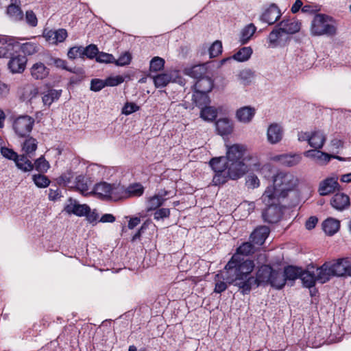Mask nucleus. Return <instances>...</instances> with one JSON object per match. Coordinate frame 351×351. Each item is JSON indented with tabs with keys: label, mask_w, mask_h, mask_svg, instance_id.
<instances>
[{
	"label": "nucleus",
	"mask_w": 351,
	"mask_h": 351,
	"mask_svg": "<svg viewBox=\"0 0 351 351\" xmlns=\"http://www.w3.org/2000/svg\"><path fill=\"white\" fill-rule=\"evenodd\" d=\"M209 164L215 173L212 181L215 186L223 184L229 179L237 180L247 171L243 161H227L224 156L213 158Z\"/></svg>",
	"instance_id": "obj_2"
},
{
	"label": "nucleus",
	"mask_w": 351,
	"mask_h": 351,
	"mask_svg": "<svg viewBox=\"0 0 351 351\" xmlns=\"http://www.w3.org/2000/svg\"><path fill=\"white\" fill-rule=\"evenodd\" d=\"M256 30V27L253 23L245 26L241 32L240 42L241 44L247 43L254 34Z\"/></svg>",
	"instance_id": "obj_38"
},
{
	"label": "nucleus",
	"mask_w": 351,
	"mask_h": 351,
	"mask_svg": "<svg viewBox=\"0 0 351 351\" xmlns=\"http://www.w3.org/2000/svg\"><path fill=\"white\" fill-rule=\"evenodd\" d=\"M53 36L56 45L59 43L63 42L67 37V32L64 29H58L53 30Z\"/></svg>",
	"instance_id": "obj_63"
},
{
	"label": "nucleus",
	"mask_w": 351,
	"mask_h": 351,
	"mask_svg": "<svg viewBox=\"0 0 351 351\" xmlns=\"http://www.w3.org/2000/svg\"><path fill=\"white\" fill-rule=\"evenodd\" d=\"M37 149V141L35 138L30 137L25 141L22 146V150L25 155L31 157Z\"/></svg>",
	"instance_id": "obj_40"
},
{
	"label": "nucleus",
	"mask_w": 351,
	"mask_h": 351,
	"mask_svg": "<svg viewBox=\"0 0 351 351\" xmlns=\"http://www.w3.org/2000/svg\"><path fill=\"white\" fill-rule=\"evenodd\" d=\"M111 184L107 182H100L94 187L95 194L101 199L109 200Z\"/></svg>",
	"instance_id": "obj_30"
},
{
	"label": "nucleus",
	"mask_w": 351,
	"mask_h": 351,
	"mask_svg": "<svg viewBox=\"0 0 351 351\" xmlns=\"http://www.w3.org/2000/svg\"><path fill=\"white\" fill-rule=\"evenodd\" d=\"M261 285H270L272 287L281 289L285 285L282 272L275 270L267 265L261 266L256 273V276H253L252 287H258Z\"/></svg>",
	"instance_id": "obj_4"
},
{
	"label": "nucleus",
	"mask_w": 351,
	"mask_h": 351,
	"mask_svg": "<svg viewBox=\"0 0 351 351\" xmlns=\"http://www.w3.org/2000/svg\"><path fill=\"white\" fill-rule=\"evenodd\" d=\"M339 221L333 218H328L322 223L324 232L329 236L335 234L339 230Z\"/></svg>",
	"instance_id": "obj_31"
},
{
	"label": "nucleus",
	"mask_w": 351,
	"mask_h": 351,
	"mask_svg": "<svg viewBox=\"0 0 351 351\" xmlns=\"http://www.w3.org/2000/svg\"><path fill=\"white\" fill-rule=\"evenodd\" d=\"M237 77L241 84L247 86L252 83L254 77V72L250 69H245L239 73Z\"/></svg>",
	"instance_id": "obj_39"
},
{
	"label": "nucleus",
	"mask_w": 351,
	"mask_h": 351,
	"mask_svg": "<svg viewBox=\"0 0 351 351\" xmlns=\"http://www.w3.org/2000/svg\"><path fill=\"white\" fill-rule=\"evenodd\" d=\"M73 178V173L71 171H67L62 173L58 178V182L59 184H63L64 186H69L71 183V180Z\"/></svg>",
	"instance_id": "obj_57"
},
{
	"label": "nucleus",
	"mask_w": 351,
	"mask_h": 351,
	"mask_svg": "<svg viewBox=\"0 0 351 351\" xmlns=\"http://www.w3.org/2000/svg\"><path fill=\"white\" fill-rule=\"evenodd\" d=\"M165 66V60L158 56H156L152 59L149 64V71L158 72L163 69Z\"/></svg>",
	"instance_id": "obj_50"
},
{
	"label": "nucleus",
	"mask_w": 351,
	"mask_h": 351,
	"mask_svg": "<svg viewBox=\"0 0 351 351\" xmlns=\"http://www.w3.org/2000/svg\"><path fill=\"white\" fill-rule=\"evenodd\" d=\"M217 115V111L214 107L206 106L200 112V117L205 121H212Z\"/></svg>",
	"instance_id": "obj_44"
},
{
	"label": "nucleus",
	"mask_w": 351,
	"mask_h": 351,
	"mask_svg": "<svg viewBox=\"0 0 351 351\" xmlns=\"http://www.w3.org/2000/svg\"><path fill=\"white\" fill-rule=\"evenodd\" d=\"M14 162L18 169L24 172L30 171L34 169V165L25 154L19 156Z\"/></svg>",
	"instance_id": "obj_35"
},
{
	"label": "nucleus",
	"mask_w": 351,
	"mask_h": 351,
	"mask_svg": "<svg viewBox=\"0 0 351 351\" xmlns=\"http://www.w3.org/2000/svg\"><path fill=\"white\" fill-rule=\"evenodd\" d=\"M256 251L255 244L250 240L248 242L242 243L237 247L234 254H238L239 258H243L241 256H249Z\"/></svg>",
	"instance_id": "obj_34"
},
{
	"label": "nucleus",
	"mask_w": 351,
	"mask_h": 351,
	"mask_svg": "<svg viewBox=\"0 0 351 351\" xmlns=\"http://www.w3.org/2000/svg\"><path fill=\"white\" fill-rule=\"evenodd\" d=\"M322 149H313L305 151L304 156L315 161L319 165H326L331 158H336L340 161L343 158L339 156H335L321 151Z\"/></svg>",
	"instance_id": "obj_11"
},
{
	"label": "nucleus",
	"mask_w": 351,
	"mask_h": 351,
	"mask_svg": "<svg viewBox=\"0 0 351 351\" xmlns=\"http://www.w3.org/2000/svg\"><path fill=\"white\" fill-rule=\"evenodd\" d=\"M166 199L160 198L156 194L148 198L147 202V211L154 210L160 207Z\"/></svg>",
	"instance_id": "obj_48"
},
{
	"label": "nucleus",
	"mask_w": 351,
	"mask_h": 351,
	"mask_svg": "<svg viewBox=\"0 0 351 351\" xmlns=\"http://www.w3.org/2000/svg\"><path fill=\"white\" fill-rule=\"evenodd\" d=\"M64 210L69 215L84 217L90 210L87 204H80L75 199L69 198L64 206Z\"/></svg>",
	"instance_id": "obj_13"
},
{
	"label": "nucleus",
	"mask_w": 351,
	"mask_h": 351,
	"mask_svg": "<svg viewBox=\"0 0 351 351\" xmlns=\"http://www.w3.org/2000/svg\"><path fill=\"white\" fill-rule=\"evenodd\" d=\"M350 261L348 258H339L333 262H326L320 266L319 280L322 284L328 282L332 277L348 276Z\"/></svg>",
	"instance_id": "obj_5"
},
{
	"label": "nucleus",
	"mask_w": 351,
	"mask_h": 351,
	"mask_svg": "<svg viewBox=\"0 0 351 351\" xmlns=\"http://www.w3.org/2000/svg\"><path fill=\"white\" fill-rule=\"evenodd\" d=\"M151 77V75H149ZM156 88H163L171 82V77L167 73H161L155 76H152Z\"/></svg>",
	"instance_id": "obj_42"
},
{
	"label": "nucleus",
	"mask_w": 351,
	"mask_h": 351,
	"mask_svg": "<svg viewBox=\"0 0 351 351\" xmlns=\"http://www.w3.org/2000/svg\"><path fill=\"white\" fill-rule=\"evenodd\" d=\"M109 200L118 201L126 197V191L123 186L117 184H111Z\"/></svg>",
	"instance_id": "obj_37"
},
{
	"label": "nucleus",
	"mask_w": 351,
	"mask_h": 351,
	"mask_svg": "<svg viewBox=\"0 0 351 351\" xmlns=\"http://www.w3.org/2000/svg\"><path fill=\"white\" fill-rule=\"evenodd\" d=\"M227 273L224 270L223 271H220L215 276V286L214 289V292L217 293H221L226 291L228 288V284L226 281Z\"/></svg>",
	"instance_id": "obj_28"
},
{
	"label": "nucleus",
	"mask_w": 351,
	"mask_h": 351,
	"mask_svg": "<svg viewBox=\"0 0 351 351\" xmlns=\"http://www.w3.org/2000/svg\"><path fill=\"white\" fill-rule=\"evenodd\" d=\"M280 16L281 12L278 7L275 3H272L264 11L260 19L269 25H272L280 19Z\"/></svg>",
	"instance_id": "obj_18"
},
{
	"label": "nucleus",
	"mask_w": 351,
	"mask_h": 351,
	"mask_svg": "<svg viewBox=\"0 0 351 351\" xmlns=\"http://www.w3.org/2000/svg\"><path fill=\"white\" fill-rule=\"evenodd\" d=\"M1 153L4 158L13 161H15L19 156L13 149L5 147H1Z\"/></svg>",
	"instance_id": "obj_58"
},
{
	"label": "nucleus",
	"mask_w": 351,
	"mask_h": 351,
	"mask_svg": "<svg viewBox=\"0 0 351 351\" xmlns=\"http://www.w3.org/2000/svg\"><path fill=\"white\" fill-rule=\"evenodd\" d=\"M320 274V267H315L314 265H308L306 269H302L300 280L303 286L310 289L315 285L316 282L322 284V282L319 280Z\"/></svg>",
	"instance_id": "obj_10"
},
{
	"label": "nucleus",
	"mask_w": 351,
	"mask_h": 351,
	"mask_svg": "<svg viewBox=\"0 0 351 351\" xmlns=\"http://www.w3.org/2000/svg\"><path fill=\"white\" fill-rule=\"evenodd\" d=\"M273 184L268 186L265 191L264 199L267 202L273 198L275 201L286 199L289 193L296 190L300 180L293 173L279 171L272 178Z\"/></svg>",
	"instance_id": "obj_3"
},
{
	"label": "nucleus",
	"mask_w": 351,
	"mask_h": 351,
	"mask_svg": "<svg viewBox=\"0 0 351 351\" xmlns=\"http://www.w3.org/2000/svg\"><path fill=\"white\" fill-rule=\"evenodd\" d=\"M126 197H140L144 193V187L140 183L130 184L125 189Z\"/></svg>",
	"instance_id": "obj_43"
},
{
	"label": "nucleus",
	"mask_w": 351,
	"mask_h": 351,
	"mask_svg": "<svg viewBox=\"0 0 351 351\" xmlns=\"http://www.w3.org/2000/svg\"><path fill=\"white\" fill-rule=\"evenodd\" d=\"M12 3L7 9L8 14L14 21H19L23 19V12L19 5H16L19 3V0H12Z\"/></svg>",
	"instance_id": "obj_36"
},
{
	"label": "nucleus",
	"mask_w": 351,
	"mask_h": 351,
	"mask_svg": "<svg viewBox=\"0 0 351 351\" xmlns=\"http://www.w3.org/2000/svg\"><path fill=\"white\" fill-rule=\"evenodd\" d=\"M84 56H87L88 58H93L97 56L99 51L98 48L95 45H89L86 47H83Z\"/></svg>",
	"instance_id": "obj_59"
},
{
	"label": "nucleus",
	"mask_w": 351,
	"mask_h": 351,
	"mask_svg": "<svg viewBox=\"0 0 351 351\" xmlns=\"http://www.w3.org/2000/svg\"><path fill=\"white\" fill-rule=\"evenodd\" d=\"M19 45L6 36H0V58H9L15 52Z\"/></svg>",
	"instance_id": "obj_14"
},
{
	"label": "nucleus",
	"mask_w": 351,
	"mask_h": 351,
	"mask_svg": "<svg viewBox=\"0 0 351 351\" xmlns=\"http://www.w3.org/2000/svg\"><path fill=\"white\" fill-rule=\"evenodd\" d=\"M284 32L280 27L273 29L268 36V42L269 47H276L278 44V39L282 36Z\"/></svg>",
	"instance_id": "obj_45"
},
{
	"label": "nucleus",
	"mask_w": 351,
	"mask_h": 351,
	"mask_svg": "<svg viewBox=\"0 0 351 351\" xmlns=\"http://www.w3.org/2000/svg\"><path fill=\"white\" fill-rule=\"evenodd\" d=\"M252 52V49L250 47H243L241 48L237 53H235L232 57L221 60V64H223L232 59L241 62L247 61L251 57Z\"/></svg>",
	"instance_id": "obj_22"
},
{
	"label": "nucleus",
	"mask_w": 351,
	"mask_h": 351,
	"mask_svg": "<svg viewBox=\"0 0 351 351\" xmlns=\"http://www.w3.org/2000/svg\"><path fill=\"white\" fill-rule=\"evenodd\" d=\"M38 94V89L32 85L27 84L23 87V93L21 96L23 101H30Z\"/></svg>",
	"instance_id": "obj_41"
},
{
	"label": "nucleus",
	"mask_w": 351,
	"mask_h": 351,
	"mask_svg": "<svg viewBox=\"0 0 351 351\" xmlns=\"http://www.w3.org/2000/svg\"><path fill=\"white\" fill-rule=\"evenodd\" d=\"M208 93H199L198 91H195L193 95V100L196 106L200 107L210 103V99Z\"/></svg>",
	"instance_id": "obj_51"
},
{
	"label": "nucleus",
	"mask_w": 351,
	"mask_h": 351,
	"mask_svg": "<svg viewBox=\"0 0 351 351\" xmlns=\"http://www.w3.org/2000/svg\"><path fill=\"white\" fill-rule=\"evenodd\" d=\"M106 81L100 79H93L90 82V90L94 92H98L106 86Z\"/></svg>",
	"instance_id": "obj_60"
},
{
	"label": "nucleus",
	"mask_w": 351,
	"mask_h": 351,
	"mask_svg": "<svg viewBox=\"0 0 351 351\" xmlns=\"http://www.w3.org/2000/svg\"><path fill=\"white\" fill-rule=\"evenodd\" d=\"M264 196L265 192L261 197L263 203L267 206L262 213L263 220L269 223H275L278 222L282 215V207L281 206V203L283 199H278V201H275L272 198L268 203L265 201Z\"/></svg>",
	"instance_id": "obj_7"
},
{
	"label": "nucleus",
	"mask_w": 351,
	"mask_h": 351,
	"mask_svg": "<svg viewBox=\"0 0 351 351\" xmlns=\"http://www.w3.org/2000/svg\"><path fill=\"white\" fill-rule=\"evenodd\" d=\"M32 180L38 188H46L50 184L49 179L46 176L41 173L33 175Z\"/></svg>",
	"instance_id": "obj_49"
},
{
	"label": "nucleus",
	"mask_w": 351,
	"mask_h": 351,
	"mask_svg": "<svg viewBox=\"0 0 351 351\" xmlns=\"http://www.w3.org/2000/svg\"><path fill=\"white\" fill-rule=\"evenodd\" d=\"M27 62L25 56L15 54L13 52L8 62V68L12 74L22 73L26 68Z\"/></svg>",
	"instance_id": "obj_12"
},
{
	"label": "nucleus",
	"mask_w": 351,
	"mask_h": 351,
	"mask_svg": "<svg viewBox=\"0 0 351 351\" xmlns=\"http://www.w3.org/2000/svg\"><path fill=\"white\" fill-rule=\"evenodd\" d=\"M105 81L106 86H115L123 83L124 79L121 75H116L108 77L105 80Z\"/></svg>",
	"instance_id": "obj_61"
},
{
	"label": "nucleus",
	"mask_w": 351,
	"mask_h": 351,
	"mask_svg": "<svg viewBox=\"0 0 351 351\" xmlns=\"http://www.w3.org/2000/svg\"><path fill=\"white\" fill-rule=\"evenodd\" d=\"M222 52V43L221 41L216 40L209 48V54L211 58L219 55Z\"/></svg>",
	"instance_id": "obj_55"
},
{
	"label": "nucleus",
	"mask_w": 351,
	"mask_h": 351,
	"mask_svg": "<svg viewBox=\"0 0 351 351\" xmlns=\"http://www.w3.org/2000/svg\"><path fill=\"white\" fill-rule=\"evenodd\" d=\"M330 204L335 209L341 211L350 206V198L344 193H337L331 198Z\"/></svg>",
	"instance_id": "obj_20"
},
{
	"label": "nucleus",
	"mask_w": 351,
	"mask_h": 351,
	"mask_svg": "<svg viewBox=\"0 0 351 351\" xmlns=\"http://www.w3.org/2000/svg\"><path fill=\"white\" fill-rule=\"evenodd\" d=\"M213 85V80L210 77L205 76L197 80L194 87L195 91H198L199 93H209L212 90Z\"/></svg>",
	"instance_id": "obj_27"
},
{
	"label": "nucleus",
	"mask_w": 351,
	"mask_h": 351,
	"mask_svg": "<svg viewBox=\"0 0 351 351\" xmlns=\"http://www.w3.org/2000/svg\"><path fill=\"white\" fill-rule=\"evenodd\" d=\"M31 75L35 80H43L49 73V69L43 63L36 62L30 69Z\"/></svg>",
	"instance_id": "obj_25"
},
{
	"label": "nucleus",
	"mask_w": 351,
	"mask_h": 351,
	"mask_svg": "<svg viewBox=\"0 0 351 351\" xmlns=\"http://www.w3.org/2000/svg\"><path fill=\"white\" fill-rule=\"evenodd\" d=\"M327 139L326 133L319 129H315L310 132H299L298 140L300 142H307L313 149H322Z\"/></svg>",
	"instance_id": "obj_8"
},
{
	"label": "nucleus",
	"mask_w": 351,
	"mask_h": 351,
	"mask_svg": "<svg viewBox=\"0 0 351 351\" xmlns=\"http://www.w3.org/2000/svg\"><path fill=\"white\" fill-rule=\"evenodd\" d=\"M245 184L250 189H256L260 186V180L256 175L249 174L246 178Z\"/></svg>",
	"instance_id": "obj_56"
},
{
	"label": "nucleus",
	"mask_w": 351,
	"mask_h": 351,
	"mask_svg": "<svg viewBox=\"0 0 351 351\" xmlns=\"http://www.w3.org/2000/svg\"><path fill=\"white\" fill-rule=\"evenodd\" d=\"M67 56L70 59H75L76 58L83 57V47H73L69 49Z\"/></svg>",
	"instance_id": "obj_62"
},
{
	"label": "nucleus",
	"mask_w": 351,
	"mask_h": 351,
	"mask_svg": "<svg viewBox=\"0 0 351 351\" xmlns=\"http://www.w3.org/2000/svg\"><path fill=\"white\" fill-rule=\"evenodd\" d=\"M17 48H20L24 54L30 56L38 51V45L34 42H27L19 45Z\"/></svg>",
	"instance_id": "obj_46"
},
{
	"label": "nucleus",
	"mask_w": 351,
	"mask_h": 351,
	"mask_svg": "<svg viewBox=\"0 0 351 351\" xmlns=\"http://www.w3.org/2000/svg\"><path fill=\"white\" fill-rule=\"evenodd\" d=\"M255 114V109L250 106H244L237 110L236 117L242 123H247L252 121Z\"/></svg>",
	"instance_id": "obj_26"
},
{
	"label": "nucleus",
	"mask_w": 351,
	"mask_h": 351,
	"mask_svg": "<svg viewBox=\"0 0 351 351\" xmlns=\"http://www.w3.org/2000/svg\"><path fill=\"white\" fill-rule=\"evenodd\" d=\"M284 134V130L281 125L273 123L270 124L267 130V141L272 145L281 141Z\"/></svg>",
	"instance_id": "obj_15"
},
{
	"label": "nucleus",
	"mask_w": 351,
	"mask_h": 351,
	"mask_svg": "<svg viewBox=\"0 0 351 351\" xmlns=\"http://www.w3.org/2000/svg\"><path fill=\"white\" fill-rule=\"evenodd\" d=\"M267 226H262L256 228L250 234V240L255 245H262L269 234Z\"/></svg>",
	"instance_id": "obj_19"
},
{
	"label": "nucleus",
	"mask_w": 351,
	"mask_h": 351,
	"mask_svg": "<svg viewBox=\"0 0 351 351\" xmlns=\"http://www.w3.org/2000/svg\"><path fill=\"white\" fill-rule=\"evenodd\" d=\"M96 60L101 63H114V57L110 53L99 52L96 56Z\"/></svg>",
	"instance_id": "obj_54"
},
{
	"label": "nucleus",
	"mask_w": 351,
	"mask_h": 351,
	"mask_svg": "<svg viewBox=\"0 0 351 351\" xmlns=\"http://www.w3.org/2000/svg\"><path fill=\"white\" fill-rule=\"evenodd\" d=\"M36 169L40 172H47L49 168V162L45 159L43 156L40 157L35 161Z\"/></svg>",
	"instance_id": "obj_52"
},
{
	"label": "nucleus",
	"mask_w": 351,
	"mask_h": 351,
	"mask_svg": "<svg viewBox=\"0 0 351 351\" xmlns=\"http://www.w3.org/2000/svg\"><path fill=\"white\" fill-rule=\"evenodd\" d=\"M216 130L221 136L228 135L233 130V124L228 118H221L215 122Z\"/></svg>",
	"instance_id": "obj_24"
},
{
	"label": "nucleus",
	"mask_w": 351,
	"mask_h": 351,
	"mask_svg": "<svg viewBox=\"0 0 351 351\" xmlns=\"http://www.w3.org/2000/svg\"><path fill=\"white\" fill-rule=\"evenodd\" d=\"M278 26L281 28L284 34H292L300 31L301 23L295 19L282 20Z\"/></svg>",
	"instance_id": "obj_23"
},
{
	"label": "nucleus",
	"mask_w": 351,
	"mask_h": 351,
	"mask_svg": "<svg viewBox=\"0 0 351 351\" xmlns=\"http://www.w3.org/2000/svg\"><path fill=\"white\" fill-rule=\"evenodd\" d=\"M206 72L207 68L205 64L195 65L186 71L187 75L197 80L205 77Z\"/></svg>",
	"instance_id": "obj_33"
},
{
	"label": "nucleus",
	"mask_w": 351,
	"mask_h": 351,
	"mask_svg": "<svg viewBox=\"0 0 351 351\" xmlns=\"http://www.w3.org/2000/svg\"><path fill=\"white\" fill-rule=\"evenodd\" d=\"M255 268L253 260L246 258H239L238 254H233L224 267L227 273L226 281L233 285L243 294H247L252 289V271Z\"/></svg>",
	"instance_id": "obj_1"
},
{
	"label": "nucleus",
	"mask_w": 351,
	"mask_h": 351,
	"mask_svg": "<svg viewBox=\"0 0 351 351\" xmlns=\"http://www.w3.org/2000/svg\"><path fill=\"white\" fill-rule=\"evenodd\" d=\"M62 90L49 89L43 93L42 100L44 106L49 107L53 102L58 101L61 96Z\"/></svg>",
	"instance_id": "obj_29"
},
{
	"label": "nucleus",
	"mask_w": 351,
	"mask_h": 351,
	"mask_svg": "<svg viewBox=\"0 0 351 351\" xmlns=\"http://www.w3.org/2000/svg\"><path fill=\"white\" fill-rule=\"evenodd\" d=\"M338 178L337 177L327 178L319 184L318 192L320 195L325 196L328 195L335 191L339 187V183L337 182Z\"/></svg>",
	"instance_id": "obj_17"
},
{
	"label": "nucleus",
	"mask_w": 351,
	"mask_h": 351,
	"mask_svg": "<svg viewBox=\"0 0 351 351\" xmlns=\"http://www.w3.org/2000/svg\"><path fill=\"white\" fill-rule=\"evenodd\" d=\"M138 110L139 106H138L134 103L127 102L122 109V113L125 115H129L133 112L138 111Z\"/></svg>",
	"instance_id": "obj_64"
},
{
	"label": "nucleus",
	"mask_w": 351,
	"mask_h": 351,
	"mask_svg": "<svg viewBox=\"0 0 351 351\" xmlns=\"http://www.w3.org/2000/svg\"><path fill=\"white\" fill-rule=\"evenodd\" d=\"M34 124V119L28 115H23L14 119L12 127L19 137H25L29 134Z\"/></svg>",
	"instance_id": "obj_9"
},
{
	"label": "nucleus",
	"mask_w": 351,
	"mask_h": 351,
	"mask_svg": "<svg viewBox=\"0 0 351 351\" xmlns=\"http://www.w3.org/2000/svg\"><path fill=\"white\" fill-rule=\"evenodd\" d=\"M75 188L80 191L82 194H85L88 191V185L85 177L82 175L77 176L75 180Z\"/></svg>",
	"instance_id": "obj_47"
},
{
	"label": "nucleus",
	"mask_w": 351,
	"mask_h": 351,
	"mask_svg": "<svg viewBox=\"0 0 351 351\" xmlns=\"http://www.w3.org/2000/svg\"><path fill=\"white\" fill-rule=\"evenodd\" d=\"M132 60L131 54L129 52H125L121 54L117 60L114 59V63L117 66H123L128 65Z\"/></svg>",
	"instance_id": "obj_53"
},
{
	"label": "nucleus",
	"mask_w": 351,
	"mask_h": 351,
	"mask_svg": "<svg viewBox=\"0 0 351 351\" xmlns=\"http://www.w3.org/2000/svg\"><path fill=\"white\" fill-rule=\"evenodd\" d=\"M302 159L299 154H280L273 157L274 161L279 162L287 167H293L298 165Z\"/></svg>",
	"instance_id": "obj_21"
},
{
	"label": "nucleus",
	"mask_w": 351,
	"mask_h": 351,
	"mask_svg": "<svg viewBox=\"0 0 351 351\" xmlns=\"http://www.w3.org/2000/svg\"><path fill=\"white\" fill-rule=\"evenodd\" d=\"M302 269L294 266H288L285 268L284 272L282 273L283 277L287 280H295L297 278L300 279V276Z\"/></svg>",
	"instance_id": "obj_32"
},
{
	"label": "nucleus",
	"mask_w": 351,
	"mask_h": 351,
	"mask_svg": "<svg viewBox=\"0 0 351 351\" xmlns=\"http://www.w3.org/2000/svg\"><path fill=\"white\" fill-rule=\"evenodd\" d=\"M246 149L245 147L240 144H234L232 145H226V156L227 161H242Z\"/></svg>",
	"instance_id": "obj_16"
},
{
	"label": "nucleus",
	"mask_w": 351,
	"mask_h": 351,
	"mask_svg": "<svg viewBox=\"0 0 351 351\" xmlns=\"http://www.w3.org/2000/svg\"><path fill=\"white\" fill-rule=\"evenodd\" d=\"M311 32L313 36H333L337 34V27L331 17L324 14H317L311 22Z\"/></svg>",
	"instance_id": "obj_6"
}]
</instances>
